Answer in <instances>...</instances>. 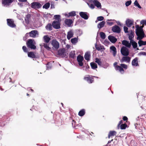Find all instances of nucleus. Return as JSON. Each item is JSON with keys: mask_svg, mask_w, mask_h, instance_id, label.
Here are the masks:
<instances>
[{"mask_svg": "<svg viewBox=\"0 0 146 146\" xmlns=\"http://www.w3.org/2000/svg\"><path fill=\"white\" fill-rule=\"evenodd\" d=\"M107 23L108 25H109L110 26H111L113 24V22H107Z\"/></svg>", "mask_w": 146, "mask_h": 146, "instance_id": "nucleus-59", "label": "nucleus"}, {"mask_svg": "<svg viewBox=\"0 0 146 146\" xmlns=\"http://www.w3.org/2000/svg\"><path fill=\"white\" fill-rule=\"evenodd\" d=\"M40 123H45L46 121V120L44 118H42L40 119Z\"/></svg>", "mask_w": 146, "mask_h": 146, "instance_id": "nucleus-49", "label": "nucleus"}, {"mask_svg": "<svg viewBox=\"0 0 146 146\" xmlns=\"http://www.w3.org/2000/svg\"><path fill=\"white\" fill-rule=\"evenodd\" d=\"M76 12L74 11H72L68 13V16L69 17H70V16H75L76 15Z\"/></svg>", "mask_w": 146, "mask_h": 146, "instance_id": "nucleus-40", "label": "nucleus"}, {"mask_svg": "<svg viewBox=\"0 0 146 146\" xmlns=\"http://www.w3.org/2000/svg\"><path fill=\"white\" fill-rule=\"evenodd\" d=\"M123 29L125 33H126L128 32V28L126 26H124L123 27Z\"/></svg>", "mask_w": 146, "mask_h": 146, "instance_id": "nucleus-54", "label": "nucleus"}, {"mask_svg": "<svg viewBox=\"0 0 146 146\" xmlns=\"http://www.w3.org/2000/svg\"><path fill=\"white\" fill-rule=\"evenodd\" d=\"M141 24L142 25H146V20H142L141 21Z\"/></svg>", "mask_w": 146, "mask_h": 146, "instance_id": "nucleus-56", "label": "nucleus"}, {"mask_svg": "<svg viewBox=\"0 0 146 146\" xmlns=\"http://www.w3.org/2000/svg\"><path fill=\"white\" fill-rule=\"evenodd\" d=\"M14 0H2V4L4 6L7 7L10 5Z\"/></svg>", "mask_w": 146, "mask_h": 146, "instance_id": "nucleus-9", "label": "nucleus"}, {"mask_svg": "<svg viewBox=\"0 0 146 146\" xmlns=\"http://www.w3.org/2000/svg\"><path fill=\"white\" fill-rule=\"evenodd\" d=\"M95 47L96 49L98 51L104 48L103 46H98L96 43L95 44Z\"/></svg>", "mask_w": 146, "mask_h": 146, "instance_id": "nucleus-37", "label": "nucleus"}, {"mask_svg": "<svg viewBox=\"0 0 146 146\" xmlns=\"http://www.w3.org/2000/svg\"><path fill=\"white\" fill-rule=\"evenodd\" d=\"M108 39L112 43H115L117 41V40L115 37L110 35L108 36Z\"/></svg>", "mask_w": 146, "mask_h": 146, "instance_id": "nucleus-18", "label": "nucleus"}, {"mask_svg": "<svg viewBox=\"0 0 146 146\" xmlns=\"http://www.w3.org/2000/svg\"><path fill=\"white\" fill-rule=\"evenodd\" d=\"M41 6V5L38 2H33L31 4V7L35 9L40 8Z\"/></svg>", "mask_w": 146, "mask_h": 146, "instance_id": "nucleus-8", "label": "nucleus"}, {"mask_svg": "<svg viewBox=\"0 0 146 146\" xmlns=\"http://www.w3.org/2000/svg\"><path fill=\"white\" fill-rule=\"evenodd\" d=\"M104 19V17L102 16H100L97 17V20L98 21H102Z\"/></svg>", "mask_w": 146, "mask_h": 146, "instance_id": "nucleus-51", "label": "nucleus"}, {"mask_svg": "<svg viewBox=\"0 0 146 146\" xmlns=\"http://www.w3.org/2000/svg\"><path fill=\"white\" fill-rule=\"evenodd\" d=\"M43 46L48 50H50V48L49 46V45L46 43H44Z\"/></svg>", "mask_w": 146, "mask_h": 146, "instance_id": "nucleus-42", "label": "nucleus"}, {"mask_svg": "<svg viewBox=\"0 0 146 146\" xmlns=\"http://www.w3.org/2000/svg\"><path fill=\"white\" fill-rule=\"evenodd\" d=\"M120 129H124L127 127V125L126 123L122 124L120 126Z\"/></svg>", "mask_w": 146, "mask_h": 146, "instance_id": "nucleus-39", "label": "nucleus"}, {"mask_svg": "<svg viewBox=\"0 0 146 146\" xmlns=\"http://www.w3.org/2000/svg\"><path fill=\"white\" fill-rule=\"evenodd\" d=\"M112 31L114 33H119L121 32V29L119 27L115 25L112 27Z\"/></svg>", "mask_w": 146, "mask_h": 146, "instance_id": "nucleus-12", "label": "nucleus"}, {"mask_svg": "<svg viewBox=\"0 0 146 146\" xmlns=\"http://www.w3.org/2000/svg\"><path fill=\"white\" fill-rule=\"evenodd\" d=\"M144 27L143 25L139 27V25H137L135 26L136 28V34L137 37V39H142L144 37L143 28Z\"/></svg>", "mask_w": 146, "mask_h": 146, "instance_id": "nucleus-1", "label": "nucleus"}, {"mask_svg": "<svg viewBox=\"0 0 146 146\" xmlns=\"http://www.w3.org/2000/svg\"><path fill=\"white\" fill-rule=\"evenodd\" d=\"M73 35V33L71 31L68 32L67 35V38L68 40H70L71 38L72 37Z\"/></svg>", "mask_w": 146, "mask_h": 146, "instance_id": "nucleus-29", "label": "nucleus"}, {"mask_svg": "<svg viewBox=\"0 0 146 146\" xmlns=\"http://www.w3.org/2000/svg\"><path fill=\"white\" fill-rule=\"evenodd\" d=\"M134 37L133 33L132 32H131L129 35V38L130 41L131 40H132L133 38Z\"/></svg>", "mask_w": 146, "mask_h": 146, "instance_id": "nucleus-44", "label": "nucleus"}, {"mask_svg": "<svg viewBox=\"0 0 146 146\" xmlns=\"http://www.w3.org/2000/svg\"><path fill=\"white\" fill-rule=\"evenodd\" d=\"M71 41L72 43H75L78 41V38H72L71 40Z\"/></svg>", "mask_w": 146, "mask_h": 146, "instance_id": "nucleus-45", "label": "nucleus"}, {"mask_svg": "<svg viewBox=\"0 0 146 146\" xmlns=\"http://www.w3.org/2000/svg\"><path fill=\"white\" fill-rule=\"evenodd\" d=\"M123 121H127L128 120V118L126 116H124L123 118Z\"/></svg>", "mask_w": 146, "mask_h": 146, "instance_id": "nucleus-57", "label": "nucleus"}, {"mask_svg": "<svg viewBox=\"0 0 146 146\" xmlns=\"http://www.w3.org/2000/svg\"><path fill=\"white\" fill-rule=\"evenodd\" d=\"M117 133V132L115 131H110L108 134V138L110 139L111 137L116 136Z\"/></svg>", "mask_w": 146, "mask_h": 146, "instance_id": "nucleus-16", "label": "nucleus"}, {"mask_svg": "<svg viewBox=\"0 0 146 146\" xmlns=\"http://www.w3.org/2000/svg\"><path fill=\"white\" fill-rule=\"evenodd\" d=\"M120 66L121 68H123L125 69H127V65L125 64H120Z\"/></svg>", "mask_w": 146, "mask_h": 146, "instance_id": "nucleus-47", "label": "nucleus"}, {"mask_svg": "<svg viewBox=\"0 0 146 146\" xmlns=\"http://www.w3.org/2000/svg\"><path fill=\"white\" fill-rule=\"evenodd\" d=\"M81 124L80 123H79L76 125L75 128V129H77L79 127H81Z\"/></svg>", "mask_w": 146, "mask_h": 146, "instance_id": "nucleus-52", "label": "nucleus"}, {"mask_svg": "<svg viewBox=\"0 0 146 146\" xmlns=\"http://www.w3.org/2000/svg\"><path fill=\"white\" fill-rule=\"evenodd\" d=\"M94 77H95L92 76H90V75H88L86 77H84V79L88 83L91 84L94 82V79L93 78Z\"/></svg>", "mask_w": 146, "mask_h": 146, "instance_id": "nucleus-4", "label": "nucleus"}, {"mask_svg": "<svg viewBox=\"0 0 146 146\" xmlns=\"http://www.w3.org/2000/svg\"><path fill=\"white\" fill-rule=\"evenodd\" d=\"M139 40L138 42V44L139 46H141L142 45H146V41H144L141 40V39H139Z\"/></svg>", "mask_w": 146, "mask_h": 146, "instance_id": "nucleus-30", "label": "nucleus"}, {"mask_svg": "<svg viewBox=\"0 0 146 146\" xmlns=\"http://www.w3.org/2000/svg\"><path fill=\"white\" fill-rule=\"evenodd\" d=\"M19 2H26L27 1V0H18Z\"/></svg>", "mask_w": 146, "mask_h": 146, "instance_id": "nucleus-60", "label": "nucleus"}, {"mask_svg": "<svg viewBox=\"0 0 146 146\" xmlns=\"http://www.w3.org/2000/svg\"><path fill=\"white\" fill-rule=\"evenodd\" d=\"M90 8H91L92 9H93L94 8V5L93 4H91L90 5Z\"/></svg>", "mask_w": 146, "mask_h": 146, "instance_id": "nucleus-58", "label": "nucleus"}, {"mask_svg": "<svg viewBox=\"0 0 146 146\" xmlns=\"http://www.w3.org/2000/svg\"><path fill=\"white\" fill-rule=\"evenodd\" d=\"M122 44L123 45L129 48L131 46V43H129L128 41L126 40H123L122 42Z\"/></svg>", "mask_w": 146, "mask_h": 146, "instance_id": "nucleus-23", "label": "nucleus"}, {"mask_svg": "<svg viewBox=\"0 0 146 146\" xmlns=\"http://www.w3.org/2000/svg\"><path fill=\"white\" fill-rule=\"evenodd\" d=\"M90 55V52H86L84 56V57L85 59L88 61L89 60Z\"/></svg>", "mask_w": 146, "mask_h": 146, "instance_id": "nucleus-28", "label": "nucleus"}, {"mask_svg": "<svg viewBox=\"0 0 146 146\" xmlns=\"http://www.w3.org/2000/svg\"><path fill=\"white\" fill-rule=\"evenodd\" d=\"M22 49L25 52H27L28 51V49L26 46H23Z\"/></svg>", "mask_w": 146, "mask_h": 146, "instance_id": "nucleus-50", "label": "nucleus"}, {"mask_svg": "<svg viewBox=\"0 0 146 146\" xmlns=\"http://www.w3.org/2000/svg\"><path fill=\"white\" fill-rule=\"evenodd\" d=\"M44 42L46 43H48L50 40V38L49 37L48 35H45L43 37Z\"/></svg>", "mask_w": 146, "mask_h": 146, "instance_id": "nucleus-24", "label": "nucleus"}, {"mask_svg": "<svg viewBox=\"0 0 146 146\" xmlns=\"http://www.w3.org/2000/svg\"><path fill=\"white\" fill-rule=\"evenodd\" d=\"M50 6V3L49 2L45 3L43 6V8L46 9H48Z\"/></svg>", "mask_w": 146, "mask_h": 146, "instance_id": "nucleus-38", "label": "nucleus"}, {"mask_svg": "<svg viewBox=\"0 0 146 146\" xmlns=\"http://www.w3.org/2000/svg\"><path fill=\"white\" fill-rule=\"evenodd\" d=\"M51 9L54 8V5L53 4H51Z\"/></svg>", "mask_w": 146, "mask_h": 146, "instance_id": "nucleus-62", "label": "nucleus"}, {"mask_svg": "<svg viewBox=\"0 0 146 146\" xmlns=\"http://www.w3.org/2000/svg\"><path fill=\"white\" fill-rule=\"evenodd\" d=\"M93 2L94 5L98 8H99L101 7V3L97 0H94Z\"/></svg>", "mask_w": 146, "mask_h": 146, "instance_id": "nucleus-26", "label": "nucleus"}, {"mask_svg": "<svg viewBox=\"0 0 146 146\" xmlns=\"http://www.w3.org/2000/svg\"><path fill=\"white\" fill-rule=\"evenodd\" d=\"M131 60V58L127 56H123L120 60L121 62H123L124 61H126L128 63H129Z\"/></svg>", "mask_w": 146, "mask_h": 146, "instance_id": "nucleus-15", "label": "nucleus"}, {"mask_svg": "<svg viewBox=\"0 0 146 146\" xmlns=\"http://www.w3.org/2000/svg\"><path fill=\"white\" fill-rule=\"evenodd\" d=\"M54 17L55 19H57L58 21L60 17V16L59 15H55Z\"/></svg>", "mask_w": 146, "mask_h": 146, "instance_id": "nucleus-53", "label": "nucleus"}, {"mask_svg": "<svg viewBox=\"0 0 146 146\" xmlns=\"http://www.w3.org/2000/svg\"><path fill=\"white\" fill-rule=\"evenodd\" d=\"M38 33V31L36 30H33L29 33L30 36L35 38L36 36V35Z\"/></svg>", "mask_w": 146, "mask_h": 146, "instance_id": "nucleus-19", "label": "nucleus"}, {"mask_svg": "<svg viewBox=\"0 0 146 146\" xmlns=\"http://www.w3.org/2000/svg\"><path fill=\"white\" fill-rule=\"evenodd\" d=\"M51 44L54 49H57L59 48V43L56 39H53L52 40Z\"/></svg>", "mask_w": 146, "mask_h": 146, "instance_id": "nucleus-6", "label": "nucleus"}, {"mask_svg": "<svg viewBox=\"0 0 146 146\" xmlns=\"http://www.w3.org/2000/svg\"><path fill=\"white\" fill-rule=\"evenodd\" d=\"M31 15L30 14H28L27 15L25 18V21L27 23H29L31 20Z\"/></svg>", "mask_w": 146, "mask_h": 146, "instance_id": "nucleus-27", "label": "nucleus"}, {"mask_svg": "<svg viewBox=\"0 0 146 146\" xmlns=\"http://www.w3.org/2000/svg\"><path fill=\"white\" fill-rule=\"evenodd\" d=\"M100 36L101 38L104 39L105 38L106 36L105 33L103 32H101L100 33Z\"/></svg>", "mask_w": 146, "mask_h": 146, "instance_id": "nucleus-41", "label": "nucleus"}, {"mask_svg": "<svg viewBox=\"0 0 146 146\" xmlns=\"http://www.w3.org/2000/svg\"><path fill=\"white\" fill-rule=\"evenodd\" d=\"M105 23V22L104 21H102L98 24V27L100 29L104 27Z\"/></svg>", "mask_w": 146, "mask_h": 146, "instance_id": "nucleus-32", "label": "nucleus"}, {"mask_svg": "<svg viewBox=\"0 0 146 146\" xmlns=\"http://www.w3.org/2000/svg\"><path fill=\"white\" fill-rule=\"evenodd\" d=\"M110 49L113 51V55L115 56L117 53L116 48L114 46H112L110 47Z\"/></svg>", "mask_w": 146, "mask_h": 146, "instance_id": "nucleus-25", "label": "nucleus"}, {"mask_svg": "<svg viewBox=\"0 0 146 146\" xmlns=\"http://www.w3.org/2000/svg\"><path fill=\"white\" fill-rule=\"evenodd\" d=\"M113 141V139H112L111 140L109 141H108V144H109L110 143L111 141Z\"/></svg>", "mask_w": 146, "mask_h": 146, "instance_id": "nucleus-64", "label": "nucleus"}, {"mask_svg": "<svg viewBox=\"0 0 146 146\" xmlns=\"http://www.w3.org/2000/svg\"><path fill=\"white\" fill-rule=\"evenodd\" d=\"M7 25L11 28H15L16 25L14 23V20L11 19H7Z\"/></svg>", "mask_w": 146, "mask_h": 146, "instance_id": "nucleus-7", "label": "nucleus"}, {"mask_svg": "<svg viewBox=\"0 0 146 146\" xmlns=\"http://www.w3.org/2000/svg\"><path fill=\"white\" fill-rule=\"evenodd\" d=\"M123 123V121L122 120H121L119 121V123L118 124H119V125H121V124Z\"/></svg>", "mask_w": 146, "mask_h": 146, "instance_id": "nucleus-63", "label": "nucleus"}, {"mask_svg": "<svg viewBox=\"0 0 146 146\" xmlns=\"http://www.w3.org/2000/svg\"><path fill=\"white\" fill-rule=\"evenodd\" d=\"M87 13L86 12H81L79 13V15L80 16L84 19H88V17L87 15Z\"/></svg>", "mask_w": 146, "mask_h": 146, "instance_id": "nucleus-14", "label": "nucleus"}, {"mask_svg": "<svg viewBox=\"0 0 146 146\" xmlns=\"http://www.w3.org/2000/svg\"><path fill=\"white\" fill-rule=\"evenodd\" d=\"M131 0L127 1L125 3V5L127 7L131 5Z\"/></svg>", "mask_w": 146, "mask_h": 146, "instance_id": "nucleus-48", "label": "nucleus"}, {"mask_svg": "<svg viewBox=\"0 0 146 146\" xmlns=\"http://www.w3.org/2000/svg\"><path fill=\"white\" fill-rule=\"evenodd\" d=\"M83 57L80 55H79L77 57V60L78 64L80 66H82L83 65V61L84 60Z\"/></svg>", "mask_w": 146, "mask_h": 146, "instance_id": "nucleus-10", "label": "nucleus"}, {"mask_svg": "<svg viewBox=\"0 0 146 146\" xmlns=\"http://www.w3.org/2000/svg\"><path fill=\"white\" fill-rule=\"evenodd\" d=\"M90 65L92 68L93 69L97 68L98 67L97 64L94 62H91Z\"/></svg>", "mask_w": 146, "mask_h": 146, "instance_id": "nucleus-34", "label": "nucleus"}, {"mask_svg": "<svg viewBox=\"0 0 146 146\" xmlns=\"http://www.w3.org/2000/svg\"><path fill=\"white\" fill-rule=\"evenodd\" d=\"M126 24L127 26L128 27H130L133 24V21L129 19H127L126 21Z\"/></svg>", "mask_w": 146, "mask_h": 146, "instance_id": "nucleus-17", "label": "nucleus"}, {"mask_svg": "<svg viewBox=\"0 0 146 146\" xmlns=\"http://www.w3.org/2000/svg\"><path fill=\"white\" fill-rule=\"evenodd\" d=\"M75 52L74 51H71L70 53L69 57L74 58L75 57Z\"/></svg>", "mask_w": 146, "mask_h": 146, "instance_id": "nucleus-36", "label": "nucleus"}, {"mask_svg": "<svg viewBox=\"0 0 146 146\" xmlns=\"http://www.w3.org/2000/svg\"><path fill=\"white\" fill-rule=\"evenodd\" d=\"M52 25L53 28L56 29H58L60 28V24L58 21H54L52 23Z\"/></svg>", "mask_w": 146, "mask_h": 146, "instance_id": "nucleus-11", "label": "nucleus"}, {"mask_svg": "<svg viewBox=\"0 0 146 146\" xmlns=\"http://www.w3.org/2000/svg\"><path fill=\"white\" fill-rule=\"evenodd\" d=\"M130 43L131 44L134 48H135L137 47V43L134 41L131 40L130 41Z\"/></svg>", "mask_w": 146, "mask_h": 146, "instance_id": "nucleus-33", "label": "nucleus"}, {"mask_svg": "<svg viewBox=\"0 0 146 146\" xmlns=\"http://www.w3.org/2000/svg\"><path fill=\"white\" fill-rule=\"evenodd\" d=\"M121 54L124 56H127L129 55V49L126 47L123 46L120 50Z\"/></svg>", "mask_w": 146, "mask_h": 146, "instance_id": "nucleus-3", "label": "nucleus"}, {"mask_svg": "<svg viewBox=\"0 0 146 146\" xmlns=\"http://www.w3.org/2000/svg\"><path fill=\"white\" fill-rule=\"evenodd\" d=\"M117 63L116 62H115L113 64V65L115 67V70H119L121 72H122L123 73L124 72V70L120 66L117 65Z\"/></svg>", "mask_w": 146, "mask_h": 146, "instance_id": "nucleus-13", "label": "nucleus"}, {"mask_svg": "<svg viewBox=\"0 0 146 146\" xmlns=\"http://www.w3.org/2000/svg\"><path fill=\"white\" fill-rule=\"evenodd\" d=\"M76 125V122L75 121L73 120L72 122V127H73L74 128V127H75Z\"/></svg>", "mask_w": 146, "mask_h": 146, "instance_id": "nucleus-55", "label": "nucleus"}, {"mask_svg": "<svg viewBox=\"0 0 146 146\" xmlns=\"http://www.w3.org/2000/svg\"><path fill=\"white\" fill-rule=\"evenodd\" d=\"M28 56L29 57L32 58H36V56L34 53L32 52H28Z\"/></svg>", "mask_w": 146, "mask_h": 146, "instance_id": "nucleus-21", "label": "nucleus"}, {"mask_svg": "<svg viewBox=\"0 0 146 146\" xmlns=\"http://www.w3.org/2000/svg\"><path fill=\"white\" fill-rule=\"evenodd\" d=\"M95 62L97 63L98 65L101 66L102 64V62L100 61V59L98 58H96L95 59Z\"/></svg>", "mask_w": 146, "mask_h": 146, "instance_id": "nucleus-43", "label": "nucleus"}, {"mask_svg": "<svg viewBox=\"0 0 146 146\" xmlns=\"http://www.w3.org/2000/svg\"><path fill=\"white\" fill-rule=\"evenodd\" d=\"M27 47L31 49L35 50L36 48L35 46V42L34 40L32 39H29L26 43Z\"/></svg>", "mask_w": 146, "mask_h": 146, "instance_id": "nucleus-2", "label": "nucleus"}, {"mask_svg": "<svg viewBox=\"0 0 146 146\" xmlns=\"http://www.w3.org/2000/svg\"><path fill=\"white\" fill-rule=\"evenodd\" d=\"M47 66L48 70L50 69L51 68V66H49L48 64L47 65Z\"/></svg>", "mask_w": 146, "mask_h": 146, "instance_id": "nucleus-61", "label": "nucleus"}, {"mask_svg": "<svg viewBox=\"0 0 146 146\" xmlns=\"http://www.w3.org/2000/svg\"><path fill=\"white\" fill-rule=\"evenodd\" d=\"M52 24L50 23H48L45 27V28L46 30L51 31L52 30Z\"/></svg>", "mask_w": 146, "mask_h": 146, "instance_id": "nucleus-35", "label": "nucleus"}, {"mask_svg": "<svg viewBox=\"0 0 146 146\" xmlns=\"http://www.w3.org/2000/svg\"><path fill=\"white\" fill-rule=\"evenodd\" d=\"M85 113V110L84 109H82L80 110L79 112L78 115L80 116H82Z\"/></svg>", "mask_w": 146, "mask_h": 146, "instance_id": "nucleus-31", "label": "nucleus"}, {"mask_svg": "<svg viewBox=\"0 0 146 146\" xmlns=\"http://www.w3.org/2000/svg\"><path fill=\"white\" fill-rule=\"evenodd\" d=\"M134 4L135 6H137L138 8L139 9L141 8V6L139 5L137 1V0H135V1L134 3Z\"/></svg>", "mask_w": 146, "mask_h": 146, "instance_id": "nucleus-46", "label": "nucleus"}, {"mask_svg": "<svg viewBox=\"0 0 146 146\" xmlns=\"http://www.w3.org/2000/svg\"><path fill=\"white\" fill-rule=\"evenodd\" d=\"M138 58L136 57L133 59L132 62V65L133 66H138L139 64L138 63Z\"/></svg>", "mask_w": 146, "mask_h": 146, "instance_id": "nucleus-22", "label": "nucleus"}, {"mask_svg": "<svg viewBox=\"0 0 146 146\" xmlns=\"http://www.w3.org/2000/svg\"><path fill=\"white\" fill-rule=\"evenodd\" d=\"M58 53V55L62 58L65 57L66 56V53L65 52V49L64 48L59 49Z\"/></svg>", "mask_w": 146, "mask_h": 146, "instance_id": "nucleus-5", "label": "nucleus"}, {"mask_svg": "<svg viewBox=\"0 0 146 146\" xmlns=\"http://www.w3.org/2000/svg\"><path fill=\"white\" fill-rule=\"evenodd\" d=\"M65 23L68 27H70L73 22L72 19H66L65 20Z\"/></svg>", "mask_w": 146, "mask_h": 146, "instance_id": "nucleus-20", "label": "nucleus"}]
</instances>
